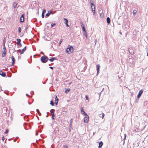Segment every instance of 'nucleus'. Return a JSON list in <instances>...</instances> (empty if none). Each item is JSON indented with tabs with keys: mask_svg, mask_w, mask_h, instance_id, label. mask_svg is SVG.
<instances>
[{
	"mask_svg": "<svg viewBox=\"0 0 148 148\" xmlns=\"http://www.w3.org/2000/svg\"><path fill=\"white\" fill-rule=\"evenodd\" d=\"M73 118H72L71 120H70V123H69V126H72V124L73 121Z\"/></svg>",
	"mask_w": 148,
	"mask_h": 148,
	"instance_id": "21",
	"label": "nucleus"
},
{
	"mask_svg": "<svg viewBox=\"0 0 148 148\" xmlns=\"http://www.w3.org/2000/svg\"><path fill=\"white\" fill-rule=\"evenodd\" d=\"M40 60L42 63H45L48 61L49 58L47 56L44 55L41 57Z\"/></svg>",
	"mask_w": 148,
	"mask_h": 148,
	"instance_id": "3",
	"label": "nucleus"
},
{
	"mask_svg": "<svg viewBox=\"0 0 148 148\" xmlns=\"http://www.w3.org/2000/svg\"><path fill=\"white\" fill-rule=\"evenodd\" d=\"M124 26L125 27V28L129 27V25H128V24H125V25H124Z\"/></svg>",
	"mask_w": 148,
	"mask_h": 148,
	"instance_id": "41",
	"label": "nucleus"
},
{
	"mask_svg": "<svg viewBox=\"0 0 148 148\" xmlns=\"http://www.w3.org/2000/svg\"><path fill=\"white\" fill-rule=\"evenodd\" d=\"M129 52L131 54H133L134 53V50L132 49H130V48L128 49Z\"/></svg>",
	"mask_w": 148,
	"mask_h": 148,
	"instance_id": "16",
	"label": "nucleus"
},
{
	"mask_svg": "<svg viewBox=\"0 0 148 148\" xmlns=\"http://www.w3.org/2000/svg\"><path fill=\"white\" fill-rule=\"evenodd\" d=\"M57 58L56 57H51V58L49 59L48 60L50 61L51 62H53L55 60H57Z\"/></svg>",
	"mask_w": 148,
	"mask_h": 148,
	"instance_id": "13",
	"label": "nucleus"
},
{
	"mask_svg": "<svg viewBox=\"0 0 148 148\" xmlns=\"http://www.w3.org/2000/svg\"><path fill=\"white\" fill-rule=\"evenodd\" d=\"M26 47H27V46H25V47L23 49H22L21 52H20V54H23L24 53V52L26 50Z\"/></svg>",
	"mask_w": 148,
	"mask_h": 148,
	"instance_id": "12",
	"label": "nucleus"
},
{
	"mask_svg": "<svg viewBox=\"0 0 148 148\" xmlns=\"http://www.w3.org/2000/svg\"><path fill=\"white\" fill-rule=\"evenodd\" d=\"M137 12V11L136 10H133V13L134 15H135L136 14Z\"/></svg>",
	"mask_w": 148,
	"mask_h": 148,
	"instance_id": "36",
	"label": "nucleus"
},
{
	"mask_svg": "<svg viewBox=\"0 0 148 148\" xmlns=\"http://www.w3.org/2000/svg\"><path fill=\"white\" fill-rule=\"evenodd\" d=\"M2 51H2L4 53H6V52H7V50H6V48H3Z\"/></svg>",
	"mask_w": 148,
	"mask_h": 148,
	"instance_id": "28",
	"label": "nucleus"
},
{
	"mask_svg": "<svg viewBox=\"0 0 148 148\" xmlns=\"http://www.w3.org/2000/svg\"><path fill=\"white\" fill-rule=\"evenodd\" d=\"M69 129H71V130H72L73 129V128H72V126H69Z\"/></svg>",
	"mask_w": 148,
	"mask_h": 148,
	"instance_id": "51",
	"label": "nucleus"
},
{
	"mask_svg": "<svg viewBox=\"0 0 148 148\" xmlns=\"http://www.w3.org/2000/svg\"><path fill=\"white\" fill-rule=\"evenodd\" d=\"M0 75L3 77H6L5 73L3 72L2 70H0Z\"/></svg>",
	"mask_w": 148,
	"mask_h": 148,
	"instance_id": "10",
	"label": "nucleus"
},
{
	"mask_svg": "<svg viewBox=\"0 0 148 148\" xmlns=\"http://www.w3.org/2000/svg\"><path fill=\"white\" fill-rule=\"evenodd\" d=\"M62 41H63V40L62 39H60V41L58 43V45H59V46L61 44L62 42Z\"/></svg>",
	"mask_w": 148,
	"mask_h": 148,
	"instance_id": "31",
	"label": "nucleus"
},
{
	"mask_svg": "<svg viewBox=\"0 0 148 148\" xmlns=\"http://www.w3.org/2000/svg\"><path fill=\"white\" fill-rule=\"evenodd\" d=\"M11 58L12 59V62H14L15 63V59L14 56H12Z\"/></svg>",
	"mask_w": 148,
	"mask_h": 148,
	"instance_id": "17",
	"label": "nucleus"
},
{
	"mask_svg": "<svg viewBox=\"0 0 148 148\" xmlns=\"http://www.w3.org/2000/svg\"><path fill=\"white\" fill-rule=\"evenodd\" d=\"M51 116V119L52 120H54L55 119V114L54 112H52Z\"/></svg>",
	"mask_w": 148,
	"mask_h": 148,
	"instance_id": "18",
	"label": "nucleus"
},
{
	"mask_svg": "<svg viewBox=\"0 0 148 148\" xmlns=\"http://www.w3.org/2000/svg\"><path fill=\"white\" fill-rule=\"evenodd\" d=\"M46 10L44 8V9H43L42 10V13H43V14H45V13L46 12Z\"/></svg>",
	"mask_w": 148,
	"mask_h": 148,
	"instance_id": "32",
	"label": "nucleus"
},
{
	"mask_svg": "<svg viewBox=\"0 0 148 148\" xmlns=\"http://www.w3.org/2000/svg\"><path fill=\"white\" fill-rule=\"evenodd\" d=\"M82 31H83V32H86V29H82Z\"/></svg>",
	"mask_w": 148,
	"mask_h": 148,
	"instance_id": "47",
	"label": "nucleus"
},
{
	"mask_svg": "<svg viewBox=\"0 0 148 148\" xmlns=\"http://www.w3.org/2000/svg\"><path fill=\"white\" fill-rule=\"evenodd\" d=\"M18 32L19 33H21V27H19L18 28Z\"/></svg>",
	"mask_w": 148,
	"mask_h": 148,
	"instance_id": "37",
	"label": "nucleus"
},
{
	"mask_svg": "<svg viewBox=\"0 0 148 148\" xmlns=\"http://www.w3.org/2000/svg\"><path fill=\"white\" fill-rule=\"evenodd\" d=\"M6 38L5 37H4V39H3V44H5L6 42Z\"/></svg>",
	"mask_w": 148,
	"mask_h": 148,
	"instance_id": "38",
	"label": "nucleus"
},
{
	"mask_svg": "<svg viewBox=\"0 0 148 148\" xmlns=\"http://www.w3.org/2000/svg\"><path fill=\"white\" fill-rule=\"evenodd\" d=\"M80 23H81V25L82 27V29H85V28L84 25V24L82 22H81Z\"/></svg>",
	"mask_w": 148,
	"mask_h": 148,
	"instance_id": "19",
	"label": "nucleus"
},
{
	"mask_svg": "<svg viewBox=\"0 0 148 148\" xmlns=\"http://www.w3.org/2000/svg\"><path fill=\"white\" fill-rule=\"evenodd\" d=\"M85 98L86 100H88L89 99L88 96V95H86Z\"/></svg>",
	"mask_w": 148,
	"mask_h": 148,
	"instance_id": "43",
	"label": "nucleus"
},
{
	"mask_svg": "<svg viewBox=\"0 0 148 148\" xmlns=\"http://www.w3.org/2000/svg\"><path fill=\"white\" fill-rule=\"evenodd\" d=\"M127 62L130 63H132L133 62V59L132 58H128L127 59Z\"/></svg>",
	"mask_w": 148,
	"mask_h": 148,
	"instance_id": "15",
	"label": "nucleus"
},
{
	"mask_svg": "<svg viewBox=\"0 0 148 148\" xmlns=\"http://www.w3.org/2000/svg\"><path fill=\"white\" fill-rule=\"evenodd\" d=\"M23 127H24V128L25 130H28L24 126V125H23Z\"/></svg>",
	"mask_w": 148,
	"mask_h": 148,
	"instance_id": "63",
	"label": "nucleus"
},
{
	"mask_svg": "<svg viewBox=\"0 0 148 148\" xmlns=\"http://www.w3.org/2000/svg\"><path fill=\"white\" fill-rule=\"evenodd\" d=\"M28 103L29 105H31V103H30L28 101Z\"/></svg>",
	"mask_w": 148,
	"mask_h": 148,
	"instance_id": "64",
	"label": "nucleus"
},
{
	"mask_svg": "<svg viewBox=\"0 0 148 148\" xmlns=\"http://www.w3.org/2000/svg\"><path fill=\"white\" fill-rule=\"evenodd\" d=\"M9 131L8 130L6 129L5 130V132H4V133L5 134H7L8 133Z\"/></svg>",
	"mask_w": 148,
	"mask_h": 148,
	"instance_id": "40",
	"label": "nucleus"
},
{
	"mask_svg": "<svg viewBox=\"0 0 148 148\" xmlns=\"http://www.w3.org/2000/svg\"><path fill=\"white\" fill-rule=\"evenodd\" d=\"M72 83V82H69V84H68L69 85H70L71 84V83Z\"/></svg>",
	"mask_w": 148,
	"mask_h": 148,
	"instance_id": "60",
	"label": "nucleus"
},
{
	"mask_svg": "<svg viewBox=\"0 0 148 148\" xmlns=\"http://www.w3.org/2000/svg\"><path fill=\"white\" fill-rule=\"evenodd\" d=\"M83 33V35L86 37V38L88 37L87 32H86Z\"/></svg>",
	"mask_w": 148,
	"mask_h": 148,
	"instance_id": "25",
	"label": "nucleus"
},
{
	"mask_svg": "<svg viewBox=\"0 0 148 148\" xmlns=\"http://www.w3.org/2000/svg\"><path fill=\"white\" fill-rule=\"evenodd\" d=\"M14 70H15V71L14 72H13V73H16L17 72V70L16 69H14Z\"/></svg>",
	"mask_w": 148,
	"mask_h": 148,
	"instance_id": "58",
	"label": "nucleus"
},
{
	"mask_svg": "<svg viewBox=\"0 0 148 148\" xmlns=\"http://www.w3.org/2000/svg\"><path fill=\"white\" fill-rule=\"evenodd\" d=\"M81 112L83 115H87V114L84 111V108L81 107L80 108Z\"/></svg>",
	"mask_w": 148,
	"mask_h": 148,
	"instance_id": "9",
	"label": "nucleus"
},
{
	"mask_svg": "<svg viewBox=\"0 0 148 148\" xmlns=\"http://www.w3.org/2000/svg\"><path fill=\"white\" fill-rule=\"evenodd\" d=\"M52 10H51L48 11V12L47 13H46V14L45 15V17L47 18V17L49 16L51 14H53L52 13Z\"/></svg>",
	"mask_w": 148,
	"mask_h": 148,
	"instance_id": "7",
	"label": "nucleus"
},
{
	"mask_svg": "<svg viewBox=\"0 0 148 148\" xmlns=\"http://www.w3.org/2000/svg\"><path fill=\"white\" fill-rule=\"evenodd\" d=\"M100 67V65L99 64H97L96 65L97 70V75L99 73Z\"/></svg>",
	"mask_w": 148,
	"mask_h": 148,
	"instance_id": "8",
	"label": "nucleus"
},
{
	"mask_svg": "<svg viewBox=\"0 0 148 148\" xmlns=\"http://www.w3.org/2000/svg\"><path fill=\"white\" fill-rule=\"evenodd\" d=\"M5 138L4 137V136H2V140L3 141H4V140H5Z\"/></svg>",
	"mask_w": 148,
	"mask_h": 148,
	"instance_id": "49",
	"label": "nucleus"
},
{
	"mask_svg": "<svg viewBox=\"0 0 148 148\" xmlns=\"http://www.w3.org/2000/svg\"><path fill=\"white\" fill-rule=\"evenodd\" d=\"M52 110H54L53 109H51L50 110V112L51 114H52V112H54L52 111Z\"/></svg>",
	"mask_w": 148,
	"mask_h": 148,
	"instance_id": "45",
	"label": "nucleus"
},
{
	"mask_svg": "<svg viewBox=\"0 0 148 148\" xmlns=\"http://www.w3.org/2000/svg\"><path fill=\"white\" fill-rule=\"evenodd\" d=\"M99 14H100V17L102 18V17H101V15H102V13H99Z\"/></svg>",
	"mask_w": 148,
	"mask_h": 148,
	"instance_id": "61",
	"label": "nucleus"
},
{
	"mask_svg": "<svg viewBox=\"0 0 148 148\" xmlns=\"http://www.w3.org/2000/svg\"><path fill=\"white\" fill-rule=\"evenodd\" d=\"M70 90V89L69 88H66L65 90V92L66 93H67L69 92Z\"/></svg>",
	"mask_w": 148,
	"mask_h": 148,
	"instance_id": "23",
	"label": "nucleus"
},
{
	"mask_svg": "<svg viewBox=\"0 0 148 148\" xmlns=\"http://www.w3.org/2000/svg\"><path fill=\"white\" fill-rule=\"evenodd\" d=\"M102 93V91H101V92L99 93H98V94L99 95V97H100L101 96V93Z\"/></svg>",
	"mask_w": 148,
	"mask_h": 148,
	"instance_id": "50",
	"label": "nucleus"
},
{
	"mask_svg": "<svg viewBox=\"0 0 148 148\" xmlns=\"http://www.w3.org/2000/svg\"><path fill=\"white\" fill-rule=\"evenodd\" d=\"M55 104L56 105H57L58 103V99L57 98V96H56L55 98Z\"/></svg>",
	"mask_w": 148,
	"mask_h": 148,
	"instance_id": "14",
	"label": "nucleus"
},
{
	"mask_svg": "<svg viewBox=\"0 0 148 148\" xmlns=\"http://www.w3.org/2000/svg\"><path fill=\"white\" fill-rule=\"evenodd\" d=\"M17 47L19 48L21 47L22 46V44L21 43H19L18 44H17Z\"/></svg>",
	"mask_w": 148,
	"mask_h": 148,
	"instance_id": "26",
	"label": "nucleus"
},
{
	"mask_svg": "<svg viewBox=\"0 0 148 148\" xmlns=\"http://www.w3.org/2000/svg\"><path fill=\"white\" fill-rule=\"evenodd\" d=\"M49 68H50V69H52L53 70V67L52 66H49Z\"/></svg>",
	"mask_w": 148,
	"mask_h": 148,
	"instance_id": "56",
	"label": "nucleus"
},
{
	"mask_svg": "<svg viewBox=\"0 0 148 148\" xmlns=\"http://www.w3.org/2000/svg\"><path fill=\"white\" fill-rule=\"evenodd\" d=\"M63 148H68V147L67 145H63Z\"/></svg>",
	"mask_w": 148,
	"mask_h": 148,
	"instance_id": "44",
	"label": "nucleus"
},
{
	"mask_svg": "<svg viewBox=\"0 0 148 148\" xmlns=\"http://www.w3.org/2000/svg\"><path fill=\"white\" fill-rule=\"evenodd\" d=\"M99 145L98 148H101L102 147V141H100L99 143Z\"/></svg>",
	"mask_w": 148,
	"mask_h": 148,
	"instance_id": "24",
	"label": "nucleus"
},
{
	"mask_svg": "<svg viewBox=\"0 0 148 148\" xmlns=\"http://www.w3.org/2000/svg\"><path fill=\"white\" fill-rule=\"evenodd\" d=\"M56 25V24L55 23H51V27H53Z\"/></svg>",
	"mask_w": 148,
	"mask_h": 148,
	"instance_id": "33",
	"label": "nucleus"
},
{
	"mask_svg": "<svg viewBox=\"0 0 148 148\" xmlns=\"http://www.w3.org/2000/svg\"><path fill=\"white\" fill-rule=\"evenodd\" d=\"M90 7L92 12L93 13V15L94 16H95V5L93 3V1L92 0H90Z\"/></svg>",
	"mask_w": 148,
	"mask_h": 148,
	"instance_id": "1",
	"label": "nucleus"
},
{
	"mask_svg": "<svg viewBox=\"0 0 148 148\" xmlns=\"http://www.w3.org/2000/svg\"><path fill=\"white\" fill-rule=\"evenodd\" d=\"M143 90L142 89H141L139 91L138 94L137 96V97H138V98H140V97L143 94Z\"/></svg>",
	"mask_w": 148,
	"mask_h": 148,
	"instance_id": "11",
	"label": "nucleus"
},
{
	"mask_svg": "<svg viewBox=\"0 0 148 148\" xmlns=\"http://www.w3.org/2000/svg\"><path fill=\"white\" fill-rule=\"evenodd\" d=\"M29 115H26V116H25L24 118L25 117H26L27 118V120L26 121H29V119L27 117V116H29Z\"/></svg>",
	"mask_w": 148,
	"mask_h": 148,
	"instance_id": "34",
	"label": "nucleus"
},
{
	"mask_svg": "<svg viewBox=\"0 0 148 148\" xmlns=\"http://www.w3.org/2000/svg\"><path fill=\"white\" fill-rule=\"evenodd\" d=\"M17 3L15 2H14L13 3V7L14 8V9H15V8H16V7L17 5Z\"/></svg>",
	"mask_w": 148,
	"mask_h": 148,
	"instance_id": "20",
	"label": "nucleus"
},
{
	"mask_svg": "<svg viewBox=\"0 0 148 148\" xmlns=\"http://www.w3.org/2000/svg\"><path fill=\"white\" fill-rule=\"evenodd\" d=\"M3 48H6L5 45V44H3Z\"/></svg>",
	"mask_w": 148,
	"mask_h": 148,
	"instance_id": "54",
	"label": "nucleus"
},
{
	"mask_svg": "<svg viewBox=\"0 0 148 148\" xmlns=\"http://www.w3.org/2000/svg\"><path fill=\"white\" fill-rule=\"evenodd\" d=\"M6 53L3 52V53H2L1 55V56L3 58L6 55Z\"/></svg>",
	"mask_w": 148,
	"mask_h": 148,
	"instance_id": "27",
	"label": "nucleus"
},
{
	"mask_svg": "<svg viewBox=\"0 0 148 148\" xmlns=\"http://www.w3.org/2000/svg\"><path fill=\"white\" fill-rule=\"evenodd\" d=\"M41 17L42 18H43L45 17V14L42 13Z\"/></svg>",
	"mask_w": 148,
	"mask_h": 148,
	"instance_id": "46",
	"label": "nucleus"
},
{
	"mask_svg": "<svg viewBox=\"0 0 148 148\" xmlns=\"http://www.w3.org/2000/svg\"><path fill=\"white\" fill-rule=\"evenodd\" d=\"M31 94L33 95L34 94V92L33 91H32L30 92Z\"/></svg>",
	"mask_w": 148,
	"mask_h": 148,
	"instance_id": "53",
	"label": "nucleus"
},
{
	"mask_svg": "<svg viewBox=\"0 0 148 148\" xmlns=\"http://www.w3.org/2000/svg\"><path fill=\"white\" fill-rule=\"evenodd\" d=\"M64 21V23L66 25V26L67 27H69V25L68 24L69 21L67 18H64L63 19Z\"/></svg>",
	"mask_w": 148,
	"mask_h": 148,
	"instance_id": "4",
	"label": "nucleus"
},
{
	"mask_svg": "<svg viewBox=\"0 0 148 148\" xmlns=\"http://www.w3.org/2000/svg\"><path fill=\"white\" fill-rule=\"evenodd\" d=\"M16 41H17V44L19 43H21V40L20 39H16Z\"/></svg>",
	"mask_w": 148,
	"mask_h": 148,
	"instance_id": "29",
	"label": "nucleus"
},
{
	"mask_svg": "<svg viewBox=\"0 0 148 148\" xmlns=\"http://www.w3.org/2000/svg\"><path fill=\"white\" fill-rule=\"evenodd\" d=\"M28 28V27H27L25 28V31L26 32H27V30Z\"/></svg>",
	"mask_w": 148,
	"mask_h": 148,
	"instance_id": "48",
	"label": "nucleus"
},
{
	"mask_svg": "<svg viewBox=\"0 0 148 148\" xmlns=\"http://www.w3.org/2000/svg\"><path fill=\"white\" fill-rule=\"evenodd\" d=\"M23 127H24V128L25 130H28L24 126V125H23Z\"/></svg>",
	"mask_w": 148,
	"mask_h": 148,
	"instance_id": "62",
	"label": "nucleus"
},
{
	"mask_svg": "<svg viewBox=\"0 0 148 148\" xmlns=\"http://www.w3.org/2000/svg\"><path fill=\"white\" fill-rule=\"evenodd\" d=\"M148 113V112H147V111L146 112H145L144 113V115L145 116H148V114H147Z\"/></svg>",
	"mask_w": 148,
	"mask_h": 148,
	"instance_id": "35",
	"label": "nucleus"
},
{
	"mask_svg": "<svg viewBox=\"0 0 148 148\" xmlns=\"http://www.w3.org/2000/svg\"><path fill=\"white\" fill-rule=\"evenodd\" d=\"M139 98H138L137 97L136 99L135 102L136 103H137L139 100Z\"/></svg>",
	"mask_w": 148,
	"mask_h": 148,
	"instance_id": "39",
	"label": "nucleus"
},
{
	"mask_svg": "<svg viewBox=\"0 0 148 148\" xmlns=\"http://www.w3.org/2000/svg\"><path fill=\"white\" fill-rule=\"evenodd\" d=\"M50 104L51 105V106H54V102L52 100L50 101Z\"/></svg>",
	"mask_w": 148,
	"mask_h": 148,
	"instance_id": "30",
	"label": "nucleus"
},
{
	"mask_svg": "<svg viewBox=\"0 0 148 148\" xmlns=\"http://www.w3.org/2000/svg\"><path fill=\"white\" fill-rule=\"evenodd\" d=\"M85 117L84 118V122L85 123H87L88 122L89 120V117L88 115L87 114V115H84Z\"/></svg>",
	"mask_w": 148,
	"mask_h": 148,
	"instance_id": "6",
	"label": "nucleus"
},
{
	"mask_svg": "<svg viewBox=\"0 0 148 148\" xmlns=\"http://www.w3.org/2000/svg\"><path fill=\"white\" fill-rule=\"evenodd\" d=\"M15 63L14 62H12L11 65V66H14V64H15Z\"/></svg>",
	"mask_w": 148,
	"mask_h": 148,
	"instance_id": "52",
	"label": "nucleus"
},
{
	"mask_svg": "<svg viewBox=\"0 0 148 148\" xmlns=\"http://www.w3.org/2000/svg\"><path fill=\"white\" fill-rule=\"evenodd\" d=\"M33 122H31L30 123V124L31 125H33Z\"/></svg>",
	"mask_w": 148,
	"mask_h": 148,
	"instance_id": "59",
	"label": "nucleus"
},
{
	"mask_svg": "<svg viewBox=\"0 0 148 148\" xmlns=\"http://www.w3.org/2000/svg\"><path fill=\"white\" fill-rule=\"evenodd\" d=\"M74 48L72 46L69 45L66 49V52L68 54H70L73 52Z\"/></svg>",
	"mask_w": 148,
	"mask_h": 148,
	"instance_id": "2",
	"label": "nucleus"
},
{
	"mask_svg": "<svg viewBox=\"0 0 148 148\" xmlns=\"http://www.w3.org/2000/svg\"><path fill=\"white\" fill-rule=\"evenodd\" d=\"M124 137L123 139V140L124 141L126 139V134H124Z\"/></svg>",
	"mask_w": 148,
	"mask_h": 148,
	"instance_id": "42",
	"label": "nucleus"
},
{
	"mask_svg": "<svg viewBox=\"0 0 148 148\" xmlns=\"http://www.w3.org/2000/svg\"><path fill=\"white\" fill-rule=\"evenodd\" d=\"M57 79H56V80H55V81H54V83H56L57 82Z\"/></svg>",
	"mask_w": 148,
	"mask_h": 148,
	"instance_id": "57",
	"label": "nucleus"
},
{
	"mask_svg": "<svg viewBox=\"0 0 148 148\" xmlns=\"http://www.w3.org/2000/svg\"><path fill=\"white\" fill-rule=\"evenodd\" d=\"M104 114L103 113H102V119H103V117L104 116Z\"/></svg>",
	"mask_w": 148,
	"mask_h": 148,
	"instance_id": "55",
	"label": "nucleus"
},
{
	"mask_svg": "<svg viewBox=\"0 0 148 148\" xmlns=\"http://www.w3.org/2000/svg\"><path fill=\"white\" fill-rule=\"evenodd\" d=\"M25 16V14H22L20 18V21L19 22L20 23H22L25 20L24 16Z\"/></svg>",
	"mask_w": 148,
	"mask_h": 148,
	"instance_id": "5",
	"label": "nucleus"
},
{
	"mask_svg": "<svg viewBox=\"0 0 148 148\" xmlns=\"http://www.w3.org/2000/svg\"><path fill=\"white\" fill-rule=\"evenodd\" d=\"M107 22L108 23L110 24V20L109 17L107 18Z\"/></svg>",
	"mask_w": 148,
	"mask_h": 148,
	"instance_id": "22",
	"label": "nucleus"
}]
</instances>
